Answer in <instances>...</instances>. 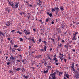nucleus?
I'll list each match as a JSON object with an SVG mask.
<instances>
[{"instance_id":"23","label":"nucleus","mask_w":79,"mask_h":79,"mask_svg":"<svg viewBox=\"0 0 79 79\" xmlns=\"http://www.w3.org/2000/svg\"><path fill=\"white\" fill-rule=\"evenodd\" d=\"M57 60V58H56V57H55L53 59V61H55V60Z\"/></svg>"},{"instance_id":"29","label":"nucleus","mask_w":79,"mask_h":79,"mask_svg":"<svg viewBox=\"0 0 79 79\" xmlns=\"http://www.w3.org/2000/svg\"><path fill=\"white\" fill-rule=\"evenodd\" d=\"M18 47V46L17 45H15L14 46V47L15 48H17Z\"/></svg>"},{"instance_id":"43","label":"nucleus","mask_w":79,"mask_h":79,"mask_svg":"<svg viewBox=\"0 0 79 79\" xmlns=\"http://www.w3.org/2000/svg\"><path fill=\"white\" fill-rule=\"evenodd\" d=\"M41 52H45V51H44V49H41Z\"/></svg>"},{"instance_id":"37","label":"nucleus","mask_w":79,"mask_h":79,"mask_svg":"<svg viewBox=\"0 0 79 79\" xmlns=\"http://www.w3.org/2000/svg\"><path fill=\"white\" fill-rule=\"evenodd\" d=\"M48 21H49V20L48 19H46V22H48Z\"/></svg>"},{"instance_id":"36","label":"nucleus","mask_w":79,"mask_h":79,"mask_svg":"<svg viewBox=\"0 0 79 79\" xmlns=\"http://www.w3.org/2000/svg\"><path fill=\"white\" fill-rule=\"evenodd\" d=\"M42 40H41V39L40 38L39 40V41L40 42H42Z\"/></svg>"},{"instance_id":"46","label":"nucleus","mask_w":79,"mask_h":79,"mask_svg":"<svg viewBox=\"0 0 79 79\" xmlns=\"http://www.w3.org/2000/svg\"><path fill=\"white\" fill-rule=\"evenodd\" d=\"M26 39H28V40H31L32 39H31V38H26Z\"/></svg>"},{"instance_id":"53","label":"nucleus","mask_w":79,"mask_h":79,"mask_svg":"<svg viewBox=\"0 0 79 79\" xmlns=\"http://www.w3.org/2000/svg\"><path fill=\"white\" fill-rule=\"evenodd\" d=\"M77 76H79V72H78L77 73Z\"/></svg>"},{"instance_id":"25","label":"nucleus","mask_w":79,"mask_h":79,"mask_svg":"<svg viewBox=\"0 0 79 79\" xmlns=\"http://www.w3.org/2000/svg\"><path fill=\"white\" fill-rule=\"evenodd\" d=\"M15 50H16V49L15 48H14L12 49V52H15Z\"/></svg>"},{"instance_id":"40","label":"nucleus","mask_w":79,"mask_h":79,"mask_svg":"<svg viewBox=\"0 0 79 79\" xmlns=\"http://www.w3.org/2000/svg\"><path fill=\"white\" fill-rule=\"evenodd\" d=\"M67 73V72H65L64 73V76H65V75H66V74H66Z\"/></svg>"},{"instance_id":"49","label":"nucleus","mask_w":79,"mask_h":79,"mask_svg":"<svg viewBox=\"0 0 79 79\" xmlns=\"http://www.w3.org/2000/svg\"><path fill=\"white\" fill-rule=\"evenodd\" d=\"M5 57H6V60H7V59L8 58V56H5Z\"/></svg>"},{"instance_id":"59","label":"nucleus","mask_w":79,"mask_h":79,"mask_svg":"<svg viewBox=\"0 0 79 79\" xmlns=\"http://www.w3.org/2000/svg\"><path fill=\"white\" fill-rule=\"evenodd\" d=\"M20 15H21V16H22V15H23V13H20Z\"/></svg>"},{"instance_id":"4","label":"nucleus","mask_w":79,"mask_h":79,"mask_svg":"<svg viewBox=\"0 0 79 79\" xmlns=\"http://www.w3.org/2000/svg\"><path fill=\"white\" fill-rule=\"evenodd\" d=\"M8 2V4L9 5H10V6H14V5H13V2L11 1H10L9 0H7Z\"/></svg>"},{"instance_id":"45","label":"nucleus","mask_w":79,"mask_h":79,"mask_svg":"<svg viewBox=\"0 0 79 79\" xmlns=\"http://www.w3.org/2000/svg\"><path fill=\"white\" fill-rule=\"evenodd\" d=\"M4 34H6V30H4Z\"/></svg>"},{"instance_id":"11","label":"nucleus","mask_w":79,"mask_h":79,"mask_svg":"<svg viewBox=\"0 0 79 79\" xmlns=\"http://www.w3.org/2000/svg\"><path fill=\"white\" fill-rule=\"evenodd\" d=\"M10 60H14L15 58H14V56H13L11 55V56L10 57Z\"/></svg>"},{"instance_id":"57","label":"nucleus","mask_w":79,"mask_h":79,"mask_svg":"<svg viewBox=\"0 0 79 79\" xmlns=\"http://www.w3.org/2000/svg\"><path fill=\"white\" fill-rule=\"evenodd\" d=\"M17 50H18V51H19V52H20V51H21V49H20V48L19 49Z\"/></svg>"},{"instance_id":"15","label":"nucleus","mask_w":79,"mask_h":79,"mask_svg":"<svg viewBox=\"0 0 79 79\" xmlns=\"http://www.w3.org/2000/svg\"><path fill=\"white\" fill-rule=\"evenodd\" d=\"M62 74H63V72H59V75L60 76H60H61V75H62Z\"/></svg>"},{"instance_id":"48","label":"nucleus","mask_w":79,"mask_h":79,"mask_svg":"<svg viewBox=\"0 0 79 79\" xmlns=\"http://www.w3.org/2000/svg\"><path fill=\"white\" fill-rule=\"evenodd\" d=\"M19 56H20V58H22V56H21V55L19 54Z\"/></svg>"},{"instance_id":"56","label":"nucleus","mask_w":79,"mask_h":79,"mask_svg":"<svg viewBox=\"0 0 79 79\" xmlns=\"http://www.w3.org/2000/svg\"><path fill=\"white\" fill-rule=\"evenodd\" d=\"M52 48H51L50 49V52H52Z\"/></svg>"},{"instance_id":"31","label":"nucleus","mask_w":79,"mask_h":79,"mask_svg":"<svg viewBox=\"0 0 79 79\" xmlns=\"http://www.w3.org/2000/svg\"><path fill=\"white\" fill-rule=\"evenodd\" d=\"M49 15L50 17H52V13H50Z\"/></svg>"},{"instance_id":"1","label":"nucleus","mask_w":79,"mask_h":79,"mask_svg":"<svg viewBox=\"0 0 79 79\" xmlns=\"http://www.w3.org/2000/svg\"><path fill=\"white\" fill-rule=\"evenodd\" d=\"M56 72H55L54 73L50 74V76L53 79H56Z\"/></svg>"},{"instance_id":"42","label":"nucleus","mask_w":79,"mask_h":79,"mask_svg":"<svg viewBox=\"0 0 79 79\" xmlns=\"http://www.w3.org/2000/svg\"><path fill=\"white\" fill-rule=\"evenodd\" d=\"M28 17L29 18H30V16H31V14H29V13H28Z\"/></svg>"},{"instance_id":"54","label":"nucleus","mask_w":79,"mask_h":79,"mask_svg":"<svg viewBox=\"0 0 79 79\" xmlns=\"http://www.w3.org/2000/svg\"><path fill=\"white\" fill-rule=\"evenodd\" d=\"M61 42H63V43H64V42L65 41L64 40H62L61 41Z\"/></svg>"},{"instance_id":"39","label":"nucleus","mask_w":79,"mask_h":79,"mask_svg":"<svg viewBox=\"0 0 79 79\" xmlns=\"http://www.w3.org/2000/svg\"><path fill=\"white\" fill-rule=\"evenodd\" d=\"M10 62H8L7 63V65H10Z\"/></svg>"},{"instance_id":"58","label":"nucleus","mask_w":79,"mask_h":79,"mask_svg":"<svg viewBox=\"0 0 79 79\" xmlns=\"http://www.w3.org/2000/svg\"><path fill=\"white\" fill-rule=\"evenodd\" d=\"M11 59L10 58V59H9L8 60V61H10V60H11Z\"/></svg>"},{"instance_id":"10","label":"nucleus","mask_w":79,"mask_h":79,"mask_svg":"<svg viewBox=\"0 0 79 79\" xmlns=\"http://www.w3.org/2000/svg\"><path fill=\"white\" fill-rule=\"evenodd\" d=\"M74 77H76V78H79V76L77 75V74H74Z\"/></svg>"},{"instance_id":"64","label":"nucleus","mask_w":79,"mask_h":79,"mask_svg":"<svg viewBox=\"0 0 79 79\" xmlns=\"http://www.w3.org/2000/svg\"><path fill=\"white\" fill-rule=\"evenodd\" d=\"M7 39L9 40H10V38H7Z\"/></svg>"},{"instance_id":"12","label":"nucleus","mask_w":79,"mask_h":79,"mask_svg":"<svg viewBox=\"0 0 79 79\" xmlns=\"http://www.w3.org/2000/svg\"><path fill=\"white\" fill-rule=\"evenodd\" d=\"M65 77H67V78H68V79L69 78V77L70 75L68 74H66V75H65Z\"/></svg>"},{"instance_id":"16","label":"nucleus","mask_w":79,"mask_h":79,"mask_svg":"<svg viewBox=\"0 0 79 79\" xmlns=\"http://www.w3.org/2000/svg\"><path fill=\"white\" fill-rule=\"evenodd\" d=\"M60 10H61V11H63V10H64V9H63V7H62V6H61L60 7Z\"/></svg>"},{"instance_id":"35","label":"nucleus","mask_w":79,"mask_h":79,"mask_svg":"<svg viewBox=\"0 0 79 79\" xmlns=\"http://www.w3.org/2000/svg\"><path fill=\"white\" fill-rule=\"evenodd\" d=\"M64 47L65 48H68V46H67L66 45H65L64 46Z\"/></svg>"},{"instance_id":"61","label":"nucleus","mask_w":79,"mask_h":79,"mask_svg":"<svg viewBox=\"0 0 79 79\" xmlns=\"http://www.w3.org/2000/svg\"><path fill=\"white\" fill-rule=\"evenodd\" d=\"M55 64H56V65H58V64L56 62Z\"/></svg>"},{"instance_id":"47","label":"nucleus","mask_w":79,"mask_h":79,"mask_svg":"<svg viewBox=\"0 0 79 79\" xmlns=\"http://www.w3.org/2000/svg\"><path fill=\"white\" fill-rule=\"evenodd\" d=\"M64 61L65 62V63H66V59H64Z\"/></svg>"},{"instance_id":"5","label":"nucleus","mask_w":79,"mask_h":79,"mask_svg":"<svg viewBox=\"0 0 79 79\" xmlns=\"http://www.w3.org/2000/svg\"><path fill=\"white\" fill-rule=\"evenodd\" d=\"M54 8L55 9V11L56 12V13H58V12H59V10H58L60 9V8H59L58 7H57L56 8V7H55Z\"/></svg>"},{"instance_id":"63","label":"nucleus","mask_w":79,"mask_h":79,"mask_svg":"<svg viewBox=\"0 0 79 79\" xmlns=\"http://www.w3.org/2000/svg\"><path fill=\"white\" fill-rule=\"evenodd\" d=\"M76 44V43L75 42H74L73 43V44H74L75 45Z\"/></svg>"},{"instance_id":"41","label":"nucleus","mask_w":79,"mask_h":79,"mask_svg":"<svg viewBox=\"0 0 79 79\" xmlns=\"http://www.w3.org/2000/svg\"><path fill=\"white\" fill-rule=\"evenodd\" d=\"M55 63H56L57 61H58V60L56 59V60H55Z\"/></svg>"},{"instance_id":"9","label":"nucleus","mask_w":79,"mask_h":79,"mask_svg":"<svg viewBox=\"0 0 79 79\" xmlns=\"http://www.w3.org/2000/svg\"><path fill=\"white\" fill-rule=\"evenodd\" d=\"M5 10L6 11H7L8 12H10V9L8 8V7H6V8L5 9Z\"/></svg>"},{"instance_id":"8","label":"nucleus","mask_w":79,"mask_h":79,"mask_svg":"<svg viewBox=\"0 0 79 79\" xmlns=\"http://www.w3.org/2000/svg\"><path fill=\"white\" fill-rule=\"evenodd\" d=\"M10 24H11V23H10V22L9 21H7V22L6 24V26H10Z\"/></svg>"},{"instance_id":"38","label":"nucleus","mask_w":79,"mask_h":79,"mask_svg":"<svg viewBox=\"0 0 79 79\" xmlns=\"http://www.w3.org/2000/svg\"><path fill=\"white\" fill-rule=\"evenodd\" d=\"M25 61H26V60L25 59H23L22 60V62L23 63H25Z\"/></svg>"},{"instance_id":"22","label":"nucleus","mask_w":79,"mask_h":79,"mask_svg":"<svg viewBox=\"0 0 79 79\" xmlns=\"http://www.w3.org/2000/svg\"><path fill=\"white\" fill-rule=\"evenodd\" d=\"M75 36H73L72 40H76V38L75 37Z\"/></svg>"},{"instance_id":"20","label":"nucleus","mask_w":79,"mask_h":79,"mask_svg":"<svg viewBox=\"0 0 79 79\" xmlns=\"http://www.w3.org/2000/svg\"><path fill=\"white\" fill-rule=\"evenodd\" d=\"M46 49H47V47L46 46H44V50L45 51H46Z\"/></svg>"},{"instance_id":"55","label":"nucleus","mask_w":79,"mask_h":79,"mask_svg":"<svg viewBox=\"0 0 79 79\" xmlns=\"http://www.w3.org/2000/svg\"><path fill=\"white\" fill-rule=\"evenodd\" d=\"M12 73V74H13V72H12V71H11L10 70V73Z\"/></svg>"},{"instance_id":"50","label":"nucleus","mask_w":79,"mask_h":79,"mask_svg":"<svg viewBox=\"0 0 79 79\" xmlns=\"http://www.w3.org/2000/svg\"><path fill=\"white\" fill-rule=\"evenodd\" d=\"M25 2H26V3H28V2H29V1H25Z\"/></svg>"},{"instance_id":"52","label":"nucleus","mask_w":79,"mask_h":79,"mask_svg":"<svg viewBox=\"0 0 79 79\" xmlns=\"http://www.w3.org/2000/svg\"><path fill=\"white\" fill-rule=\"evenodd\" d=\"M52 24H54V23H55V22H54L53 21H52L51 23Z\"/></svg>"},{"instance_id":"26","label":"nucleus","mask_w":79,"mask_h":79,"mask_svg":"<svg viewBox=\"0 0 79 79\" xmlns=\"http://www.w3.org/2000/svg\"><path fill=\"white\" fill-rule=\"evenodd\" d=\"M47 62H45V63H44V65L45 66H47Z\"/></svg>"},{"instance_id":"62","label":"nucleus","mask_w":79,"mask_h":79,"mask_svg":"<svg viewBox=\"0 0 79 79\" xmlns=\"http://www.w3.org/2000/svg\"><path fill=\"white\" fill-rule=\"evenodd\" d=\"M25 77L26 79H27V78H28V77H27V76H25Z\"/></svg>"},{"instance_id":"24","label":"nucleus","mask_w":79,"mask_h":79,"mask_svg":"<svg viewBox=\"0 0 79 79\" xmlns=\"http://www.w3.org/2000/svg\"><path fill=\"white\" fill-rule=\"evenodd\" d=\"M38 58H42V57L41 56V55H40L39 56H38Z\"/></svg>"},{"instance_id":"7","label":"nucleus","mask_w":79,"mask_h":79,"mask_svg":"<svg viewBox=\"0 0 79 79\" xmlns=\"http://www.w3.org/2000/svg\"><path fill=\"white\" fill-rule=\"evenodd\" d=\"M15 6L14 8H16V9H17L19 6V3H18V2H17L15 3Z\"/></svg>"},{"instance_id":"6","label":"nucleus","mask_w":79,"mask_h":79,"mask_svg":"<svg viewBox=\"0 0 79 79\" xmlns=\"http://www.w3.org/2000/svg\"><path fill=\"white\" fill-rule=\"evenodd\" d=\"M2 35H3L2 37H5V35H4V34L2 32H0V37H2ZM1 39V38L0 37V39Z\"/></svg>"},{"instance_id":"51","label":"nucleus","mask_w":79,"mask_h":79,"mask_svg":"<svg viewBox=\"0 0 79 79\" xmlns=\"http://www.w3.org/2000/svg\"><path fill=\"white\" fill-rule=\"evenodd\" d=\"M52 40V42L53 43V44H55V40H54V39Z\"/></svg>"},{"instance_id":"18","label":"nucleus","mask_w":79,"mask_h":79,"mask_svg":"<svg viewBox=\"0 0 79 79\" xmlns=\"http://www.w3.org/2000/svg\"><path fill=\"white\" fill-rule=\"evenodd\" d=\"M20 69H20V68H17L16 69V70L17 71H20Z\"/></svg>"},{"instance_id":"19","label":"nucleus","mask_w":79,"mask_h":79,"mask_svg":"<svg viewBox=\"0 0 79 79\" xmlns=\"http://www.w3.org/2000/svg\"><path fill=\"white\" fill-rule=\"evenodd\" d=\"M58 46L60 47H62L63 45H62V44L61 43L60 44H58Z\"/></svg>"},{"instance_id":"2","label":"nucleus","mask_w":79,"mask_h":79,"mask_svg":"<svg viewBox=\"0 0 79 79\" xmlns=\"http://www.w3.org/2000/svg\"><path fill=\"white\" fill-rule=\"evenodd\" d=\"M72 66H71V68H72L71 70L73 71L74 72H75V69L74 68V63H72Z\"/></svg>"},{"instance_id":"60","label":"nucleus","mask_w":79,"mask_h":79,"mask_svg":"<svg viewBox=\"0 0 79 79\" xmlns=\"http://www.w3.org/2000/svg\"><path fill=\"white\" fill-rule=\"evenodd\" d=\"M73 52H76V50H75V49H74L73 50Z\"/></svg>"},{"instance_id":"27","label":"nucleus","mask_w":79,"mask_h":79,"mask_svg":"<svg viewBox=\"0 0 79 79\" xmlns=\"http://www.w3.org/2000/svg\"><path fill=\"white\" fill-rule=\"evenodd\" d=\"M20 39V41H21V42H23V38H19Z\"/></svg>"},{"instance_id":"17","label":"nucleus","mask_w":79,"mask_h":79,"mask_svg":"<svg viewBox=\"0 0 79 79\" xmlns=\"http://www.w3.org/2000/svg\"><path fill=\"white\" fill-rule=\"evenodd\" d=\"M59 58L60 59L61 61H62V60H63V57L60 56H59Z\"/></svg>"},{"instance_id":"21","label":"nucleus","mask_w":79,"mask_h":79,"mask_svg":"<svg viewBox=\"0 0 79 79\" xmlns=\"http://www.w3.org/2000/svg\"><path fill=\"white\" fill-rule=\"evenodd\" d=\"M17 33H19V34H20V35L22 34V33L21 32H20L19 31H17Z\"/></svg>"},{"instance_id":"3","label":"nucleus","mask_w":79,"mask_h":79,"mask_svg":"<svg viewBox=\"0 0 79 79\" xmlns=\"http://www.w3.org/2000/svg\"><path fill=\"white\" fill-rule=\"evenodd\" d=\"M25 32L24 33L26 34V35H28L29 34H31V32L28 31L27 32V30L25 29L23 31V32Z\"/></svg>"},{"instance_id":"33","label":"nucleus","mask_w":79,"mask_h":79,"mask_svg":"<svg viewBox=\"0 0 79 79\" xmlns=\"http://www.w3.org/2000/svg\"><path fill=\"white\" fill-rule=\"evenodd\" d=\"M52 11H55V8H52Z\"/></svg>"},{"instance_id":"32","label":"nucleus","mask_w":79,"mask_h":79,"mask_svg":"<svg viewBox=\"0 0 79 79\" xmlns=\"http://www.w3.org/2000/svg\"><path fill=\"white\" fill-rule=\"evenodd\" d=\"M15 31H16V30H13L12 31H11V32L14 33Z\"/></svg>"},{"instance_id":"13","label":"nucleus","mask_w":79,"mask_h":79,"mask_svg":"<svg viewBox=\"0 0 79 79\" xmlns=\"http://www.w3.org/2000/svg\"><path fill=\"white\" fill-rule=\"evenodd\" d=\"M42 1H40V0H39V6H40V5L41 6V5H42Z\"/></svg>"},{"instance_id":"34","label":"nucleus","mask_w":79,"mask_h":79,"mask_svg":"<svg viewBox=\"0 0 79 79\" xmlns=\"http://www.w3.org/2000/svg\"><path fill=\"white\" fill-rule=\"evenodd\" d=\"M31 40L33 42H34V43H35V40H34V39H31Z\"/></svg>"},{"instance_id":"28","label":"nucleus","mask_w":79,"mask_h":79,"mask_svg":"<svg viewBox=\"0 0 79 79\" xmlns=\"http://www.w3.org/2000/svg\"><path fill=\"white\" fill-rule=\"evenodd\" d=\"M75 36H76V34H78V32L77 31L75 32Z\"/></svg>"},{"instance_id":"30","label":"nucleus","mask_w":79,"mask_h":79,"mask_svg":"<svg viewBox=\"0 0 79 79\" xmlns=\"http://www.w3.org/2000/svg\"><path fill=\"white\" fill-rule=\"evenodd\" d=\"M43 42L44 43L45 45H47V42H46V41H43Z\"/></svg>"},{"instance_id":"44","label":"nucleus","mask_w":79,"mask_h":79,"mask_svg":"<svg viewBox=\"0 0 79 79\" xmlns=\"http://www.w3.org/2000/svg\"><path fill=\"white\" fill-rule=\"evenodd\" d=\"M49 79H53L52 78V77L50 76L49 77Z\"/></svg>"},{"instance_id":"14","label":"nucleus","mask_w":79,"mask_h":79,"mask_svg":"<svg viewBox=\"0 0 79 79\" xmlns=\"http://www.w3.org/2000/svg\"><path fill=\"white\" fill-rule=\"evenodd\" d=\"M48 70H47L46 71H45V70H44V74H45L46 73H48Z\"/></svg>"}]
</instances>
